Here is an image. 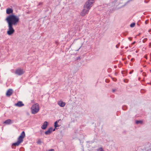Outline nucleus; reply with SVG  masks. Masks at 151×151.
I'll list each match as a JSON object with an SVG mask.
<instances>
[{"mask_svg": "<svg viewBox=\"0 0 151 151\" xmlns=\"http://www.w3.org/2000/svg\"><path fill=\"white\" fill-rule=\"evenodd\" d=\"M19 17L13 14H11L8 16L5 19L8 24L15 26L19 21Z\"/></svg>", "mask_w": 151, "mask_h": 151, "instance_id": "f257e3e1", "label": "nucleus"}, {"mask_svg": "<svg viewBox=\"0 0 151 151\" xmlns=\"http://www.w3.org/2000/svg\"><path fill=\"white\" fill-rule=\"evenodd\" d=\"M32 113L33 114H35L39 110V106L37 103L32 105L31 107Z\"/></svg>", "mask_w": 151, "mask_h": 151, "instance_id": "f03ea898", "label": "nucleus"}, {"mask_svg": "<svg viewBox=\"0 0 151 151\" xmlns=\"http://www.w3.org/2000/svg\"><path fill=\"white\" fill-rule=\"evenodd\" d=\"M95 0H88L85 3L84 8L88 9L91 7L92 4L94 2Z\"/></svg>", "mask_w": 151, "mask_h": 151, "instance_id": "7ed1b4c3", "label": "nucleus"}, {"mask_svg": "<svg viewBox=\"0 0 151 151\" xmlns=\"http://www.w3.org/2000/svg\"><path fill=\"white\" fill-rule=\"evenodd\" d=\"M8 25V29L6 33L9 35H12L15 32V30L13 28V26L10 25Z\"/></svg>", "mask_w": 151, "mask_h": 151, "instance_id": "20e7f679", "label": "nucleus"}, {"mask_svg": "<svg viewBox=\"0 0 151 151\" xmlns=\"http://www.w3.org/2000/svg\"><path fill=\"white\" fill-rule=\"evenodd\" d=\"M25 136V133L24 131H22L20 136L18 138V139L22 142L23 141V139L24 138Z\"/></svg>", "mask_w": 151, "mask_h": 151, "instance_id": "39448f33", "label": "nucleus"}, {"mask_svg": "<svg viewBox=\"0 0 151 151\" xmlns=\"http://www.w3.org/2000/svg\"><path fill=\"white\" fill-rule=\"evenodd\" d=\"M24 73L23 70L21 68L17 69L15 71V73L19 76L22 75Z\"/></svg>", "mask_w": 151, "mask_h": 151, "instance_id": "423d86ee", "label": "nucleus"}, {"mask_svg": "<svg viewBox=\"0 0 151 151\" xmlns=\"http://www.w3.org/2000/svg\"><path fill=\"white\" fill-rule=\"evenodd\" d=\"M22 142L17 139V141L16 142L12 143V147L13 149H15L16 146H18Z\"/></svg>", "mask_w": 151, "mask_h": 151, "instance_id": "0eeeda50", "label": "nucleus"}, {"mask_svg": "<svg viewBox=\"0 0 151 151\" xmlns=\"http://www.w3.org/2000/svg\"><path fill=\"white\" fill-rule=\"evenodd\" d=\"M13 92V90L12 89H8L6 93V95L7 96H10L12 95Z\"/></svg>", "mask_w": 151, "mask_h": 151, "instance_id": "6e6552de", "label": "nucleus"}, {"mask_svg": "<svg viewBox=\"0 0 151 151\" xmlns=\"http://www.w3.org/2000/svg\"><path fill=\"white\" fill-rule=\"evenodd\" d=\"M89 10H82L81 12L80 15L82 17H84L86 14L88 13Z\"/></svg>", "mask_w": 151, "mask_h": 151, "instance_id": "1a4fd4ad", "label": "nucleus"}, {"mask_svg": "<svg viewBox=\"0 0 151 151\" xmlns=\"http://www.w3.org/2000/svg\"><path fill=\"white\" fill-rule=\"evenodd\" d=\"M48 124V122H47L45 121V122L41 126V128L42 129H45L47 127Z\"/></svg>", "mask_w": 151, "mask_h": 151, "instance_id": "9d476101", "label": "nucleus"}, {"mask_svg": "<svg viewBox=\"0 0 151 151\" xmlns=\"http://www.w3.org/2000/svg\"><path fill=\"white\" fill-rule=\"evenodd\" d=\"M15 106L19 107H22L24 105V104L21 101H18L17 103L15 104Z\"/></svg>", "mask_w": 151, "mask_h": 151, "instance_id": "9b49d317", "label": "nucleus"}, {"mask_svg": "<svg viewBox=\"0 0 151 151\" xmlns=\"http://www.w3.org/2000/svg\"><path fill=\"white\" fill-rule=\"evenodd\" d=\"M52 131V127H50L47 130L45 131V134L46 135H48L50 134Z\"/></svg>", "mask_w": 151, "mask_h": 151, "instance_id": "f8f14e48", "label": "nucleus"}, {"mask_svg": "<svg viewBox=\"0 0 151 151\" xmlns=\"http://www.w3.org/2000/svg\"><path fill=\"white\" fill-rule=\"evenodd\" d=\"M13 122H12V120L10 119H9L6 120L4 122V123L7 124H12Z\"/></svg>", "mask_w": 151, "mask_h": 151, "instance_id": "ddd939ff", "label": "nucleus"}, {"mask_svg": "<svg viewBox=\"0 0 151 151\" xmlns=\"http://www.w3.org/2000/svg\"><path fill=\"white\" fill-rule=\"evenodd\" d=\"M58 104L60 106L62 107H64L65 105V103L62 101H60L58 102Z\"/></svg>", "mask_w": 151, "mask_h": 151, "instance_id": "4468645a", "label": "nucleus"}, {"mask_svg": "<svg viewBox=\"0 0 151 151\" xmlns=\"http://www.w3.org/2000/svg\"><path fill=\"white\" fill-rule=\"evenodd\" d=\"M60 120V119L58 120H57L54 122V127L55 128H57L58 127H59L60 125H58V123L59 122V121Z\"/></svg>", "mask_w": 151, "mask_h": 151, "instance_id": "2eb2a0df", "label": "nucleus"}, {"mask_svg": "<svg viewBox=\"0 0 151 151\" xmlns=\"http://www.w3.org/2000/svg\"><path fill=\"white\" fill-rule=\"evenodd\" d=\"M13 10H6V13L7 14H13Z\"/></svg>", "mask_w": 151, "mask_h": 151, "instance_id": "dca6fc26", "label": "nucleus"}, {"mask_svg": "<svg viewBox=\"0 0 151 151\" xmlns=\"http://www.w3.org/2000/svg\"><path fill=\"white\" fill-rule=\"evenodd\" d=\"M135 25V22H133L131 24L130 26L131 27H133Z\"/></svg>", "mask_w": 151, "mask_h": 151, "instance_id": "f3484780", "label": "nucleus"}, {"mask_svg": "<svg viewBox=\"0 0 151 151\" xmlns=\"http://www.w3.org/2000/svg\"><path fill=\"white\" fill-rule=\"evenodd\" d=\"M142 121L141 120H137L136 122V123L137 124H142Z\"/></svg>", "mask_w": 151, "mask_h": 151, "instance_id": "a211bd4d", "label": "nucleus"}, {"mask_svg": "<svg viewBox=\"0 0 151 151\" xmlns=\"http://www.w3.org/2000/svg\"><path fill=\"white\" fill-rule=\"evenodd\" d=\"M132 0H129L126 3H125L124 5L123 6H125L127 5L128 3H129Z\"/></svg>", "mask_w": 151, "mask_h": 151, "instance_id": "6ab92c4d", "label": "nucleus"}, {"mask_svg": "<svg viewBox=\"0 0 151 151\" xmlns=\"http://www.w3.org/2000/svg\"><path fill=\"white\" fill-rule=\"evenodd\" d=\"M25 13L26 14H29L31 13V11L29 10H26Z\"/></svg>", "mask_w": 151, "mask_h": 151, "instance_id": "aec40b11", "label": "nucleus"}, {"mask_svg": "<svg viewBox=\"0 0 151 151\" xmlns=\"http://www.w3.org/2000/svg\"><path fill=\"white\" fill-rule=\"evenodd\" d=\"M122 109L123 110H125L127 109V107L126 106H123L122 107Z\"/></svg>", "mask_w": 151, "mask_h": 151, "instance_id": "412c9836", "label": "nucleus"}, {"mask_svg": "<svg viewBox=\"0 0 151 151\" xmlns=\"http://www.w3.org/2000/svg\"><path fill=\"white\" fill-rule=\"evenodd\" d=\"M37 144H39V145H40L41 144L42 142H41V140L40 139H39L37 141Z\"/></svg>", "mask_w": 151, "mask_h": 151, "instance_id": "4be33fe9", "label": "nucleus"}, {"mask_svg": "<svg viewBox=\"0 0 151 151\" xmlns=\"http://www.w3.org/2000/svg\"><path fill=\"white\" fill-rule=\"evenodd\" d=\"M81 59V58H80V56H78L76 58V60H80Z\"/></svg>", "mask_w": 151, "mask_h": 151, "instance_id": "5701e85b", "label": "nucleus"}, {"mask_svg": "<svg viewBox=\"0 0 151 151\" xmlns=\"http://www.w3.org/2000/svg\"><path fill=\"white\" fill-rule=\"evenodd\" d=\"M98 151H104L102 147H100L99 148L98 150Z\"/></svg>", "mask_w": 151, "mask_h": 151, "instance_id": "b1692460", "label": "nucleus"}, {"mask_svg": "<svg viewBox=\"0 0 151 151\" xmlns=\"http://www.w3.org/2000/svg\"><path fill=\"white\" fill-rule=\"evenodd\" d=\"M124 81L125 83H127L128 81V80L127 79H125L124 80Z\"/></svg>", "mask_w": 151, "mask_h": 151, "instance_id": "393cba45", "label": "nucleus"}, {"mask_svg": "<svg viewBox=\"0 0 151 151\" xmlns=\"http://www.w3.org/2000/svg\"><path fill=\"white\" fill-rule=\"evenodd\" d=\"M122 73L123 74V75H124V74H125L127 73L124 70V71H122Z\"/></svg>", "mask_w": 151, "mask_h": 151, "instance_id": "a878e982", "label": "nucleus"}, {"mask_svg": "<svg viewBox=\"0 0 151 151\" xmlns=\"http://www.w3.org/2000/svg\"><path fill=\"white\" fill-rule=\"evenodd\" d=\"M120 45V43H119L118 44L116 45V48H118Z\"/></svg>", "mask_w": 151, "mask_h": 151, "instance_id": "bb28decb", "label": "nucleus"}, {"mask_svg": "<svg viewBox=\"0 0 151 151\" xmlns=\"http://www.w3.org/2000/svg\"><path fill=\"white\" fill-rule=\"evenodd\" d=\"M147 38H145L143 40L142 42L143 43H144L147 41Z\"/></svg>", "mask_w": 151, "mask_h": 151, "instance_id": "cd10ccee", "label": "nucleus"}, {"mask_svg": "<svg viewBox=\"0 0 151 151\" xmlns=\"http://www.w3.org/2000/svg\"><path fill=\"white\" fill-rule=\"evenodd\" d=\"M140 22V20L138 22L137 24V25H138V26H140V23H139Z\"/></svg>", "mask_w": 151, "mask_h": 151, "instance_id": "c85d7f7f", "label": "nucleus"}, {"mask_svg": "<svg viewBox=\"0 0 151 151\" xmlns=\"http://www.w3.org/2000/svg\"><path fill=\"white\" fill-rule=\"evenodd\" d=\"M47 151H55V150L53 149H52L48 150Z\"/></svg>", "mask_w": 151, "mask_h": 151, "instance_id": "c756f323", "label": "nucleus"}, {"mask_svg": "<svg viewBox=\"0 0 151 151\" xmlns=\"http://www.w3.org/2000/svg\"><path fill=\"white\" fill-rule=\"evenodd\" d=\"M128 39L130 40V41H131L132 40V37H128Z\"/></svg>", "mask_w": 151, "mask_h": 151, "instance_id": "7c9ffc66", "label": "nucleus"}, {"mask_svg": "<svg viewBox=\"0 0 151 151\" xmlns=\"http://www.w3.org/2000/svg\"><path fill=\"white\" fill-rule=\"evenodd\" d=\"M6 9H13L12 8H9V7H8L6 8Z\"/></svg>", "mask_w": 151, "mask_h": 151, "instance_id": "2f4dec72", "label": "nucleus"}, {"mask_svg": "<svg viewBox=\"0 0 151 151\" xmlns=\"http://www.w3.org/2000/svg\"><path fill=\"white\" fill-rule=\"evenodd\" d=\"M148 22H149V21H148V20H146V21H145V24H148Z\"/></svg>", "mask_w": 151, "mask_h": 151, "instance_id": "473e14b6", "label": "nucleus"}, {"mask_svg": "<svg viewBox=\"0 0 151 151\" xmlns=\"http://www.w3.org/2000/svg\"><path fill=\"white\" fill-rule=\"evenodd\" d=\"M133 72V70H132L129 72V74H132Z\"/></svg>", "mask_w": 151, "mask_h": 151, "instance_id": "72a5a7b5", "label": "nucleus"}, {"mask_svg": "<svg viewBox=\"0 0 151 151\" xmlns=\"http://www.w3.org/2000/svg\"><path fill=\"white\" fill-rule=\"evenodd\" d=\"M43 4V3L42 2H40L38 4V5H41L42 4Z\"/></svg>", "mask_w": 151, "mask_h": 151, "instance_id": "f704fd0d", "label": "nucleus"}, {"mask_svg": "<svg viewBox=\"0 0 151 151\" xmlns=\"http://www.w3.org/2000/svg\"><path fill=\"white\" fill-rule=\"evenodd\" d=\"M134 60H135V59L134 58H133L131 59V61H134Z\"/></svg>", "mask_w": 151, "mask_h": 151, "instance_id": "c9c22d12", "label": "nucleus"}, {"mask_svg": "<svg viewBox=\"0 0 151 151\" xmlns=\"http://www.w3.org/2000/svg\"><path fill=\"white\" fill-rule=\"evenodd\" d=\"M144 57L146 59H147V55H145Z\"/></svg>", "mask_w": 151, "mask_h": 151, "instance_id": "e433bc0d", "label": "nucleus"}, {"mask_svg": "<svg viewBox=\"0 0 151 151\" xmlns=\"http://www.w3.org/2000/svg\"><path fill=\"white\" fill-rule=\"evenodd\" d=\"M136 43V42L135 41H134L132 43V45H134V44H135Z\"/></svg>", "mask_w": 151, "mask_h": 151, "instance_id": "4c0bfd02", "label": "nucleus"}, {"mask_svg": "<svg viewBox=\"0 0 151 151\" xmlns=\"http://www.w3.org/2000/svg\"><path fill=\"white\" fill-rule=\"evenodd\" d=\"M55 129H57L56 128H55V127L54 129H52V131H54L55 130Z\"/></svg>", "mask_w": 151, "mask_h": 151, "instance_id": "58836bf2", "label": "nucleus"}, {"mask_svg": "<svg viewBox=\"0 0 151 151\" xmlns=\"http://www.w3.org/2000/svg\"><path fill=\"white\" fill-rule=\"evenodd\" d=\"M127 34H128V33L127 32L126 33H124V35L125 36H126Z\"/></svg>", "mask_w": 151, "mask_h": 151, "instance_id": "ea45409f", "label": "nucleus"}, {"mask_svg": "<svg viewBox=\"0 0 151 151\" xmlns=\"http://www.w3.org/2000/svg\"><path fill=\"white\" fill-rule=\"evenodd\" d=\"M113 81H116V80H117V79H116V78H114V80L113 79Z\"/></svg>", "mask_w": 151, "mask_h": 151, "instance_id": "a19ab883", "label": "nucleus"}, {"mask_svg": "<svg viewBox=\"0 0 151 151\" xmlns=\"http://www.w3.org/2000/svg\"><path fill=\"white\" fill-rule=\"evenodd\" d=\"M115 91V89H112V92H114Z\"/></svg>", "mask_w": 151, "mask_h": 151, "instance_id": "79ce46f5", "label": "nucleus"}, {"mask_svg": "<svg viewBox=\"0 0 151 151\" xmlns=\"http://www.w3.org/2000/svg\"><path fill=\"white\" fill-rule=\"evenodd\" d=\"M40 132H41V134H42V132H43V131L42 130H40Z\"/></svg>", "mask_w": 151, "mask_h": 151, "instance_id": "37998d69", "label": "nucleus"}, {"mask_svg": "<svg viewBox=\"0 0 151 151\" xmlns=\"http://www.w3.org/2000/svg\"><path fill=\"white\" fill-rule=\"evenodd\" d=\"M81 46L77 50H76V51H78L80 49L81 47Z\"/></svg>", "mask_w": 151, "mask_h": 151, "instance_id": "c03bdc74", "label": "nucleus"}, {"mask_svg": "<svg viewBox=\"0 0 151 151\" xmlns=\"http://www.w3.org/2000/svg\"><path fill=\"white\" fill-rule=\"evenodd\" d=\"M128 48V47H125V48L126 49H127Z\"/></svg>", "mask_w": 151, "mask_h": 151, "instance_id": "a18cd8bd", "label": "nucleus"}, {"mask_svg": "<svg viewBox=\"0 0 151 151\" xmlns=\"http://www.w3.org/2000/svg\"><path fill=\"white\" fill-rule=\"evenodd\" d=\"M145 3H147L148 2L147 1H146V0H145Z\"/></svg>", "mask_w": 151, "mask_h": 151, "instance_id": "49530a36", "label": "nucleus"}, {"mask_svg": "<svg viewBox=\"0 0 151 151\" xmlns=\"http://www.w3.org/2000/svg\"><path fill=\"white\" fill-rule=\"evenodd\" d=\"M123 46H122V47H121V48H123Z\"/></svg>", "mask_w": 151, "mask_h": 151, "instance_id": "de8ad7c7", "label": "nucleus"}, {"mask_svg": "<svg viewBox=\"0 0 151 151\" xmlns=\"http://www.w3.org/2000/svg\"><path fill=\"white\" fill-rule=\"evenodd\" d=\"M116 66H114V68H116Z\"/></svg>", "mask_w": 151, "mask_h": 151, "instance_id": "09e8293b", "label": "nucleus"}, {"mask_svg": "<svg viewBox=\"0 0 151 151\" xmlns=\"http://www.w3.org/2000/svg\"><path fill=\"white\" fill-rule=\"evenodd\" d=\"M140 33H139V35H140Z\"/></svg>", "mask_w": 151, "mask_h": 151, "instance_id": "8fccbe9b", "label": "nucleus"}, {"mask_svg": "<svg viewBox=\"0 0 151 151\" xmlns=\"http://www.w3.org/2000/svg\"><path fill=\"white\" fill-rule=\"evenodd\" d=\"M150 30H149V32H150Z\"/></svg>", "mask_w": 151, "mask_h": 151, "instance_id": "3c124183", "label": "nucleus"}, {"mask_svg": "<svg viewBox=\"0 0 151 151\" xmlns=\"http://www.w3.org/2000/svg\"><path fill=\"white\" fill-rule=\"evenodd\" d=\"M106 82H107V81H106Z\"/></svg>", "mask_w": 151, "mask_h": 151, "instance_id": "603ef678", "label": "nucleus"}, {"mask_svg": "<svg viewBox=\"0 0 151 151\" xmlns=\"http://www.w3.org/2000/svg\"><path fill=\"white\" fill-rule=\"evenodd\" d=\"M83 9L84 10L85 9Z\"/></svg>", "mask_w": 151, "mask_h": 151, "instance_id": "864d4df0", "label": "nucleus"}, {"mask_svg": "<svg viewBox=\"0 0 151 151\" xmlns=\"http://www.w3.org/2000/svg\"><path fill=\"white\" fill-rule=\"evenodd\" d=\"M108 81H109V80H108V81H107L108 82Z\"/></svg>", "mask_w": 151, "mask_h": 151, "instance_id": "5fc2aeb1", "label": "nucleus"}, {"mask_svg": "<svg viewBox=\"0 0 151 151\" xmlns=\"http://www.w3.org/2000/svg\"><path fill=\"white\" fill-rule=\"evenodd\" d=\"M108 81H109V80H108V81H107L108 82Z\"/></svg>", "mask_w": 151, "mask_h": 151, "instance_id": "6e6d98bb", "label": "nucleus"}, {"mask_svg": "<svg viewBox=\"0 0 151 151\" xmlns=\"http://www.w3.org/2000/svg\"><path fill=\"white\" fill-rule=\"evenodd\" d=\"M150 71H151V70H150Z\"/></svg>", "mask_w": 151, "mask_h": 151, "instance_id": "4d7b16f0", "label": "nucleus"}]
</instances>
